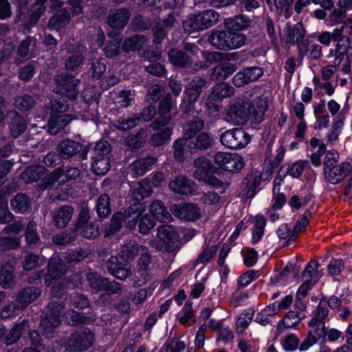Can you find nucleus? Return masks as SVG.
I'll return each mask as SVG.
<instances>
[{
  "label": "nucleus",
  "instance_id": "1",
  "mask_svg": "<svg viewBox=\"0 0 352 352\" xmlns=\"http://www.w3.org/2000/svg\"><path fill=\"white\" fill-rule=\"evenodd\" d=\"M121 254L111 256L107 261V267L112 275L120 280H124L131 274L129 261L138 256V265L142 270H148L151 262V256L148 248L143 245L133 243L122 248Z\"/></svg>",
  "mask_w": 352,
  "mask_h": 352
},
{
  "label": "nucleus",
  "instance_id": "2",
  "mask_svg": "<svg viewBox=\"0 0 352 352\" xmlns=\"http://www.w3.org/2000/svg\"><path fill=\"white\" fill-rule=\"evenodd\" d=\"M174 102L169 97L161 101L159 106V116L156 120L151 124L153 131H156L151 138V142L155 146H159L169 141L173 133V128L167 126L171 120L169 112Z\"/></svg>",
  "mask_w": 352,
  "mask_h": 352
},
{
  "label": "nucleus",
  "instance_id": "3",
  "mask_svg": "<svg viewBox=\"0 0 352 352\" xmlns=\"http://www.w3.org/2000/svg\"><path fill=\"white\" fill-rule=\"evenodd\" d=\"M339 153L336 151L327 153L323 162V174L324 180L332 184H337L346 177H350L348 188L352 186V165L349 162L338 164Z\"/></svg>",
  "mask_w": 352,
  "mask_h": 352
},
{
  "label": "nucleus",
  "instance_id": "4",
  "mask_svg": "<svg viewBox=\"0 0 352 352\" xmlns=\"http://www.w3.org/2000/svg\"><path fill=\"white\" fill-rule=\"evenodd\" d=\"M55 81L57 84V94L51 99L52 110L54 113H63L69 107L63 96H65L71 100L76 99L78 93L76 87L79 80L71 76L60 74L56 76Z\"/></svg>",
  "mask_w": 352,
  "mask_h": 352
},
{
  "label": "nucleus",
  "instance_id": "5",
  "mask_svg": "<svg viewBox=\"0 0 352 352\" xmlns=\"http://www.w3.org/2000/svg\"><path fill=\"white\" fill-rule=\"evenodd\" d=\"M146 209L144 203L135 202L132 204L124 213H116L111 220L110 228L106 231L104 236H109L118 231L123 221L129 228L135 226L138 221L143 214Z\"/></svg>",
  "mask_w": 352,
  "mask_h": 352
},
{
  "label": "nucleus",
  "instance_id": "6",
  "mask_svg": "<svg viewBox=\"0 0 352 352\" xmlns=\"http://www.w3.org/2000/svg\"><path fill=\"white\" fill-rule=\"evenodd\" d=\"M179 234L173 226L164 225L158 228L157 237L150 240V245L157 251L173 252L177 248Z\"/></svg>",
  "mask_w": 352,
  "mask_h": 352
},
{
  "label": "nucleus",
  "instance_id": "7",
  "mask_svg": "<svg viewBox=\"0 0 352 352\" xmlns=\"http://www.w3.org/2000/svg\"><path fill=\"white\" fill-rule=\"evenodd\" d=\"M219 14L213 10H207L198 14L190 16L183 23L186 31L192 32L209 28L216 24Z\"/></svg>",
  "mask_w": 352,
  "mask_h": 352
},
{
  "label": "nucleus",
  "instance_id": "8",
  "mask_svg": "<svg viewBox=\"0 0 352 352\" xmlns=\"http://www.w3.org/2000/svg\"><path fill=\"white\" fill-rule=\"evenodd\" d=\"M66 271L65 265L59 256H54L50 259L48 272L45 277V283L47 286H52L54 293L58 292L59 289L61 290L63 286L68 283L62 278Z\"/></svg>",
  "mask_w": 352,
  "mask_h": 352
},
{
  "label": "nucleus",
  "instance_id": "9",
  "mask_svg": "<svg viewBox=\"0 0 352 352\" xmlns=\"http://www.w3.org/2000/svg\"><path fill=\"white\" fill-rule=\"evenodd\" d=\"M94 156L92 160V168L98 175H105L110 169L111 146L108 142H97L94 148Z\"/></svg>",
  "mask_w": 352,
  "mask_h": 352
},
{
  "label": "nucleus",
  "instance_id": "10",
  "mask_svg": "<svg viewBox=\"0 0 352 352\" xmlns=\"http://www.w3.org/2000/svg\"><path fill=\"white\" fill-rule=\"evenodd\" d=\"M250 109L248 100L239 98L233 101L228 109V120L236 125L244 124L251 120Z\"/></svg>",
  "mask_w": 352,
  "mask_h": 352
},
{
  "label": "nucleus",
  "instance_id": "11",
  "mask_svg": "<svg viewBox=\"0 0 352 352\" xmlns=\"http://www.w3.org/2000/svg\"><path fill=\"white\" fill-rule=\"evenodd\" d=\"M250 135L241 128L228 130L220 137L221 144L230 149L243 148L250 142Z\"/></svg>",
  "mask_w": 352,
  "mask_h": 352
},
{
  "label": "nucleus",
  "instance_id": "12",
  "mask_svg": "<svg viewBox=\"0 0 352 352\" xmlns=\"http://www.w3.org/2000/svg\"><path fill=\"white\" fill-rule=\"evenodd\" d=\"M64 306L62 302L52 301L47 307L46 317L41 321L43 334L50 338L54 330L60 324V316Z\"/></svg>",
  "mask_w": 352,
  "mask_h": 352
},
{
  "label": "nucleus",
  "instance_id": "13",
  "mask_svg": "<svg viewBox=\"0 0 352 352\" xmlns=\"http://www.w3.org/2000/svg\"><path fill=\"white\" fill-rule=\"evenodd\" d=\"M94 340L93 333L89 329H82L71 335L65 348L71 351H82L92 345Z\"/></svg>",
  "mask_w": 352,
  "mask_h": 352
},
{
  "label": "nucleus",
  "instance_id": "14",
  "mask_svg": "<svg viewBox=\"0 0 352 352\" xmlns=\"http://www.w3.org/2000/svg\"><path fill=\"white\" fill-rule=\"evenodd\" d=\"M215 164L225 170L238 172L244 166L242 157L236 153L219 151L214 157Z\"/></svg>",
  "mask_w": 352,
  "mask_h": 352
},
{
  "label": "nucleus",
  "instance_id": "15",
  "mask_svg": "<svg viewBox=\"0 0 352 352\" xmlns=\"http://www.w3.org/2000/svg\"><path fill=\"white\" fill-rule=\"evenodd\" d=\"M89 219V210L82 207L78 216L76 225L75 231L76 235L82 236L84 238H95L99 234L98 226L94 223H87Z\"/></svg>",
  "mask_w": 352,
  "mask_h": 352
},
{
  "label": "nucleus",
  "instance_id": "16",
  "mask_svg": "<svg viewBox=\"0 0 352 352\" xmlns=\"http://www.w3.org/2000/svg\"><path fill=\"white\" fill-rule=\"evenodd\" d=\"M170 210L174 216L186 221H195L201 217V208L194 203L175 204Z\"/></svg>",
  "mask_w": 352,
  "mask_h": 352
},
{
  "label": "nucleus",
  "instance_id": "17",
  "mask_svg": "<svg viewBox=\"0 0 352 352\" xmlns=\"http://www.w3.org/2000/svg\"><path fill=\"white\" fill-rule=\"evenodd\" d=\"M87 280L91 288L96 291H105L109 294L118 293L121 289L120 284L116 281L109 282L94 272L88 273Z\"/></svg>",
  "mask_w": 352,
  "mask_h": 352
},
{
  "label": "nucleus",
  "instance_id": "18",
  "mask_svg": "<svg viewBox=\"0 0 352 352\" xmlns=\"http://www.w3.org/2000/svg\"><path fill=\"white\" fill-rule=\"evenodd\" d=\"M334 36L339 38L336 47L337 52L339 56H344L348 50V38L352 36V19H347L344 21L340 28L334 30Z\"/></svg>",
  "mask_w": 352,
  "mask_h": 352
},
{
  "label": "nucleus",
  "instance_id": "19",
  "mask_svg": "<svg viewBox=\"0 0 352 352\" xmlns=\"http://www.w3.org/2000/svg\"><path fill=\"white\" fill-rule=\"evenodd\" d=\"M205 80L200 77H195L191 80L189 85L186 89V96L182 104V107L184 108L185 111H188L190 110V107L188 106L197 101L200 94V91L205 85Z\"/></svg>",
  "mask_w": 352,
  "mask_h": 352
},
{
  "label": "nucleus",
  "instance_id": "20",
  "mask_svg": "<svg viewBox=\"0 0 352 352\" xmlns=\"http://www.w3.org/2000/svg\"><path fill=\"white\" fill-rule=\"evenodd\" d=\"M80 176V170L77 168H67L65 170L57 169L49 177L47 185H54L58 182V185L68 181L76 179Z\"/></svg>",
  "mask_w": 352,
  "mask_h": 352
},
{
  "label": "nucleus",
  "instance_id": "21",
  "mask_svg": "<svg viewBox=\"0 0 352 352\" xmlns=\"http://www.w3.org/2000/svg\"><path fill=\"white\" fill-rule=\"evenodd\" d=\"M169 188L179 195H192L195 190V184L185 176L176 177L169 183Z\"/></svg>",
  "mask_w": 352,
  "mask_h": 352
},
{
  "label": "nucleus",
  "instance_id": "22",
  "mask_svg": "<svg viewBox=\"0 0 352 352\" xmlns=\"http://www.w3.org/2000/svg\"><path fill=\"white\" fill-rule=\"evenodd\" d=\"M80 116H81L77 113L74 116L70 114H53L49 121V133L52 135L58 133L71 120L78 119Z\"/></svg>",
  "mask_w": 352,
  "mask_h": 352
},
{
  "label": "nucleus",
  "instance_id": "23",
  "mask_svg": "<svg viewBox=\"0 0 352 352\" xmlns=\"http://www.w3.org/2000/svg\"><path fill=\"white\" fill-rule=\"evenodd\" d=\"M249 105L251 106V121L261 122L263 120L265 113L268 109L267 98L265 97L257 98L252 102H249Z\"/></svg>",
  "mask_w": 352,
  "mask_h": 352
},
{
  "label": "nucleus",
  "instance_id": "24",
  "mask_svg": "<svg viewBox=\"0 0 352 352\" xmlns=\"http://www.w3.org/2000/svg\"><path fill=\"white\" fill-rule=\"evenodd\" d=\"M155 162L156 159L152 157L138 159L130 164V173L135 178L142 176L148 170H151Z\"/></svg>",
  "mask_w": 352,
  "mask_h": 352
},
{
  "label": "nucleus",
  "instance_id": "25",
  "mask_svg": "<svg viewBox=\"0 0 352 352\" xmlns=\"http://www.w3.org/2000/svg\"><path fill=\"white\" fill-rule=\"evenodd\" d=\"M229 30L214 31L208 37L210 43L217 49L230 50Z\"/></svg>",
  "mask_w": 352,
  "mask_h": 352
},
{
  "label": "nucleus",
  "instance_id": "26",
  "mask_svg": "<svg viewBox=\"0 0 352 352\" xmlns=\"http://www.w3.org/2000/svg\"><path fill=\"white\" fill-rule=\"evenodd\" d=\"M41 294V290L34 287L23 289L16 299L17 308L22 309L35 300Z\"/></svg>",
  "mask_w": 352,
  "mask_h": 352
},
{
  "label": "nucleus",
  "instance_id": "27",
  "mask_svg": "<svg viewBox=\"0 0 352 352\" xmlns=\"http://www.w3.org/2000/svg\"><path fill=\"white\" fill-rule=\"evenodd\" d=\"M131 14L126 9L112 12L108 18V24L114 29L123 28L127 23Z\"/></svg>",
  "mask_w": 352,
  "mask_h": 352
},
{
  "label": "nucleus",
  "instance_id": "28",
  "mask_svg": "<svg viewBox=\"0 0 352 352\" xmlns=\"http://www.w3.org/2000/svg\"><path fill=\"white\" fill-rule=\"evenodd\" d=\"M149 213L153 219L162 222L169 221L172 217L162 201L155 200L149 206Z\"/></svg>",
  "mask_w": 352,
  "mask_h": 352
},
{
  "label": "nucleus",
  "instance_id": "29",
  "mask_svg": "<svg viewBox=\"0 0 352 352\" xmlns=\"http://www.w3.org/2000/svg\"><path fill=\"white\" fill-rule=\"evenodd\" d=\"M346 113V111L343 109L341 113L333 119L331 128L327 135V138L329 142L333 143L338 140L344 126Z\"/></svg>",
  "mask_w": 352,
  "mask_h": 352
},
{
  "label": "nucleus",
  "instance_id": "30",
  "mask_svg": "<svg viewBox=\"0 0 352 352\" xmlns=\"http://www.w3.org/2000/svg\"><path fill=\"white\" fill-rule=\"evenodd\" d=\"M81 149V145L74 140H65L61 142L58 151L63 158H69L75 155Z\"/></svg>",
  "mask_w": 352,
  "mask_h": 352
},
{
  "label": "nucleus",
  "instance_id": "31",
  "mask_svg": "<svg viewBox=\"0 0 352 352\" xmlns=\"http://www.w3.org/2000/svg\"><path fill=\"white\" fill-rule=\"evenodd\" d=\"M74 209L70 206H63L59 208L54 216L55 225L58 228H65L71 221Z\"/></svg>",
  "mask_w": 352,
  "mask_h": 352
},
{
  "label": "nucleus",
  "instance_id": "32",
  "mask_svg": "<svg viewBox=\"0 0 352 352\" xmlns=\"http://www.w3.org/2000/svg\"><path fill=\"white\" fill-rule=\"evenodd\" d=\"M250 21L244 15L235 16L226 19L224 21L225 26L231 30H242L249 27Z\"/></svg>",
  "mask_w": 352,
  "mask_h": 352
},
{
  "label": "nucleus",
  "instance_id": "33",
  "mask_svg": "<svg viewBox=\"0 0 352 352\" xmlns=\"http://www.w3.org/2000/svg\"><path fill=\"white\" fill-rule=\"evenodd\" d=\"M292 35H294V42L298 45V52L300 56H302L307 52V44L304 42L305 31L300 23H297L292 28Z\"/></svg>",
  "mask_w": 352,
  "mask_h": 352
},
{
  "label": "nucleus",
  "instance_id": "34",
  "mask_svg": "<svg viewBox=\"0 0 352 352\" xmlns=\"http://www.w3.org/2000/svg\"><path fill=\"white\" fill-rule=\"evenodd\" d=\"M234 94V88L226 82L217 84L212 89L210 98L212 100H221Z\"/></svg>",
  "mask_w": 352,
  "mask_h": 352
},
{
  "label": "nucleus",
  "instance_id": "35",
  "mask_svg": "<svg viewBox=\"0 0 352 352\" xmlns=\"http://www.w3.org/2000/svg\"><path fill=\"white\" fill-rule=\"evenodd\" d=\"M213 142L212 138L208 133H201L196 138L195 142L190 141L188 146L191 151L205 150L210 147Z\"/></svg>",
  "mask_w": 352,
  "mask_h": 352
},
{
  "label": "nucleus",
  "instance_id": "36",
  "mask_svg": "<svg viewBox=\"0 0 352 352\" xmlns=\"http://www.w3.org/2000/svg\"><path fill=\"white\" fill-rule=\"evenodd\" d=\"M261 175L258 171L252 172L245 179L247 191L246 195L252 197L255 195L256 190L261 182Z\"/></svg>",
  "mask_w": 352,
  "mask_h": 352
},
{
  "label": "nucleus",
  "instance_id": "37",
  "mask_svg": "<svg viewBox=\"0 0 352 352\" xmlns=\"http://www.w3.org/2000/svg\"><path fill=\"white\" fill-rule=\"evenodd\" d=\"M305 316H301L300 314L295 311H289L287 313L285 318L279 321L278 328L281 329L285 328H294L298 325Z\"/></svg>",
  "mask_w": 352,
  "mask_h": 352
},
{
  "label": "nucleus",
  "instance_id": "38",
  "mask_svg": "<svg viewBox=\"0 0 352 352\" xmlns=\"http://www.w3.org/2000/svg\"><path fill=\"white\" fill-rule=\"evenodd\" d=\"M236 71V67L234 64L226 63L219 65L214 67L211 74V78L213 79H225L229 77Z\"/></svg>",
  "mask_w": 352,
  "mask_h": 352
},
{
  "label": "nucleus",
  "instance_id": "39",
  "mask_svg": "<svg viewBox=\"0 0 352 352\" xmlns=\"http://www.w3.org/2000/svg\"><path fill=\"white\" fill-rule=\"evenodd\" d=\"M278 313V308L276 302H274L260 311L256 317V322L261 325H265L270 322V318L275 316Z\"/></svg>",
  "mask_w": 352,
  "mask_h": 352
},
{
  "label": "nucleus",
  "instance_id": "40",
  "mask_svg": "<svg viewBox=\"0 0 352 352\" xmlns=\"http://www.w3.org/2000/svg\"><path fill=\"white\" fill-rule=\"evenodd\" d=\"M45 173V169L41 166H34L26 168L22 174V179L25 182L38 180Z\"/></svg>",
  "mask_w": 352,
  "mask_h": 352
},
{
  "label": "nucleus",
  "instance_id": "41",
  "mask_svg": "<svg viewBox=\"0 0 352 352\" xmlns=\"http://www.w3.org/2000/svg\"><path fill=\"white\" fill-rule=\"evenodd\" d=\"M254 315V311L252 309L244 311L237 318L236 322V329L237 333H242L248 327Z\"/></svg>",
  "mask_w": 352,
  "mask_h": 352
},
{
  "label": "nucleus",
  "instance_id": "42",
  "mask_svg": "<svg viewBox=\"0 0 352 352\" xmlns=\"http://www.w3.org/2000/svg\"><path fill=\"white\" fill-rule=\"evenodd\" d=\"M111 40L109 41L107 45L104 48V52L108 57L117 56L120 52V43L122 39L120 34L116 33L114 36L111 33L109 34Z\"/></svg>",
  "mask_w": 352,
  "mask_h": 352
},
{
  "label": "nucleus",
  "instance_id": "43",
  "mask_svg": "<svg viewBox=\"0 0 352 352\" xmlns=\"http://www.w3.org/2000/svg\"><path fill=\"white\" fill-rule=\"evenodd\" d=\"M265 226V219L262 215H256L254 218V226L252 232L253 243H256L263 236Z\"/></svg>",
  "mask_w": 352,
  "mask_h": 352
},
{
  "label": "nucleus",
  "instance_id": "44",
  "mask_svg": "<svg viewBox=\"0 0 352 352\" xmlns=\"http://www.w3.org/2000/svg\"><path fill=\"white\" fill-rule=\"evenodd\" d=\"M28 327V321L23 320L21 323L15 325L6 336L4 342L7 345L14 343L21 336L24 329Z\"/></svg>",
  "mask_w": 352,
  "mask_h": 352
},
{
  "label": "nucleus",
  "instance_id": "45",
  "mask_svg": "<svg viewBox=\"0 0 352 352\" xmlns=\"http://www.w3.org/2000/svg\"><path fill=\"white\" fill-rule=\"evenodd\" d=\"M175 23V18L173 15H169L163 22V26H158L153 29L154 41L160 43L164 38L167 29L171 27Z\"/></svg>",
  "mask_w": 352,
  "mask_h": 352
},
{
  "label": "nucleus",
  "instance_id": "46",
  "mask_svg": "<svg viewBox=\"0 0 352 352\" xmlns=\"http://www.w3.org/2000/svg\"><path fill=\"white\" fill-rule=\"evenodd\" d=\"M146 38L140 35H135L124 40L122 49L124 52L134 51L141 48L146 43Z\"/></svg>",
  "mask_w": 352,
  "mask_h": 352
},
{
  "label": "nucleus",
  "instance_id": "47",
  "mask_svg": "<svg viewBox=\"0 0 352 352\" xmlns=\"http://www.w3.org/2000/svg\"><path fill=\"white\" fill-rule=\"evenodd\" d=\"M204 126L202 120L197 118L191 120L184 128V138L188 140L193 138Z\"/></svg>",
  "mask_w": 352,
  "mask_h": 352
},
{
  "label": "nucleus",
  "instance_id": "48",
  "mask_svg": "<svg viewBox=\"0 0 352 352\" xmlns=\"http://www.w3.org/2000/svg\"><path fill=\"white\" fill-rule=\"evenodd\" d=\"M109 204L110 199L107 195H102L98 199L96 211L100 218H105L111 212Z\"/></svg>",
  "mask_w": 352,
  "mask_h": 352
},
{
  "label": "nucleus",
  "instance_id": "49",
  "mask_svg": "<svg viewBox=\"0 0 352 352\" xmlns=\"http://www.w3.org/2000/svg\"><path fill=\"white\" fill-rule=\"evenodd\" d=\"M4 195V191L0 190V224L9 223L13 219L12 214L8 210V201Z\"/></svg>",
  "mask_w": 352,
  "mask_h": 352
},
{
  "label": "nucleus",
  "instance_id": "50",
  "mask_svg": "<svg viewBox=\"0 0 352 352\" xmlns=\"http://www.w3.org/2000/svg\"><path fill=\"white\" fill-rule=\"evenodd\" d=\"M309 334L311 335L318 341L319 339L326 336L324 323L323 321H316V320H311L309 322Z\"/></svg>",
  "mask_w": 352,
  "mask_h": 352
},
{
  "label": "nucleus",
  "instance_id": "51",
  "mask_svg": "<svg viewBox=\"0 0 352 352\" xmlns=\"http://www.w3.org/2000/svg\"><path fill=\"white\" fill-rule=\"evenodd\" d=\"M168 56L170 63L177 67H185L188 63V57L182 51L172 50L169 52Z\"/></svg>",
  "mask_w": 352,
  "mask_h": 352
},
{
  "label": "nucleus",
  "instance_id": "52",
  "mask_svg": "<svg viewBox=\"0 0 352 352\" xmlns=\"http://www.w3.org/2000/svg\"><path fill=\"white\" fill-rule=\"evenodd\" d=\"M319 267V263L317 261H310L306 266L305 271L303 272L302 276L305 278L312 280L313 283H316L319 279V273L318 269Z\"/></svg>",
  "mask_w": 352,
  "mask_h": 352
},
{
  "label": "nucleus",
  "instance_id": "53",
  "mask_svg": "<svg viewBox=\"0 0 352 352\" xmlns=\"http://www.w3.org/2000/svg\"><path fill=\"white\" fill-rule=\"evenodd\" d=\"M217 252V247L216 245H206L204 247L203 250L199 254L196 263H208L215 255Z\"/></svg>",
  "mask_w": 352,
  "mask_h": 352
},
{
  "label": "nucleus",
  "instance_id": "54",
  "mask_svg": "<svg viewBox=\"0 0 352 352\" xmlns=\"http://www.w3.org/2000/svg\"><path fill=\"white\" fill-rule=\"evenodd\" d=\"M69 21V14L64 10H60L50 19L49 22V27L51 29H59L68 23Z\"/></svg>",
  "mask_w": 352,
  "mask_h": 352
},
{
  "label": "nucleus",
  "instance_id": "55",
  "mask_svg": "<svg viewBox=\"0 0 352 352\" xmlns=\"http://www.w3.org/2000/svg\"><path fill=\"white\" fill-rule=\"evenodd\" d=\"M29 199L23 194L16 195L11 201V206L13 210L18 212H25L29 206Z\"/></svg>",
  "mask_w": 352,
  "mask_h": 352
},
{
  "label": "nucleus",
  "instance_id": "56",
  "mask_svg": "<svg viewBox=\"0 0 352 352\" xmlns=\"http://www.w3.org/2000/svg\"><path fill=\"white\" fill-rule=\"evenodd\" d=\"M147 138L146 131H141L137 135H132L127 138L126 144L131 150L140 148L145 142Z\"/></svg>",
  "mask_w": 352,
  "mask_h": 352
},
{
  "label": "nucleus",
  "instance_id": "57",
  "mask_svg": "<svg viewBox=\"0 0 352 352\" xmlns=\"http://www.w3.org/2000/svg\"><path fill=\"white\" fill-rule=\"evenodd\" d=\"M308 162L305 160H298L293 163L292 165H287V174L294 178L299 177L305 168L307 166Z\"/></svg>",
  "mask_w": 352,
  "mask_h": 352
},
{
  "label": "nucleus",
  "instance_id": "58",
  "mask_svg": "<svg viewBox=\"0 0 352 352\" xmlns=\"http://www.w3.org/2000/svg\"><path fill=\"white\" fill-rule=\"evenodd\" d=\"M229 35L230 36V50L240 48L245 44L246 37L245 34L229 30Z\"/></svg>",
  "mask_w": 352,
  "mask_h": 352
},
{
  "label": "nucleus",
  "instance_id": "59",
  "mask_svg": "<svg viewBox=\"0 0 352 352\" xmlns=\"http://www.w3.org/2000/svg\"><path fill=\"white\" fill-rule=\"evenodd\" d=\"M344 56H339V54L336 52V57L334 61V65H329L324 66L321 71L322 78L323 80L328 81L331 78L333 75L336 71V65L340 64L342 57Z\"/></svg>",
  "mask_w": 352,
  "mask_h": 352
},
{
  "label": "nucleus",
  "instance_id": "60",
  "mask_svg": "<svg viewBox=\"0 0 352 352\" xmlns=\"http://www.w3.org/2000/svg\"><path fill=\"white\" fill-rule=\"evenodd\" d=\"M25 239L29 245H36L39 243V237L38 236L36 223L34 221H30L25 229Z\"/></svg>",
  "mask_w": 352,
  "mask_h": 352
},
{
  "label": "nucleus",
  "instance_id": "61",
  "mask_svg": "<svg viewBox=\"0 0 352 352\" xmlns=\"http://www.w3.org/2000/svg\"><path fill=\"white\" fill-rule=\"evenodd\" d=\"M153 186L148 179H144L139 183L138 187L135 190L133 194L136 199H138V196H140L141 198L146 197L150 196L152 191Z\"/></svg>",
  "mask_w": 352,
  "mask_h": 352
},
{
  "label": "nucleus",
  "instance_id": "62",
  "mask_svg": "<svg viewBox=\"0 0 352 352\" xmlns=\"http://www.w3.org/2000/svg\"><path fill=\"white\" fill-rule=\"evenodd\" d=\"M26 129V123L23 118H15L10 126V132L13 137H19Z\"/></svg>",
  "mask_w": 352,
  "mask_h": 352
},
{
  "label": "nucleus",
  "instance_id": "63",
  "mask_svg": "<svg viewBox=\"0 0 352 352\" xmlns=\"http://www.w3.org/2000/svg\"><path fill=\"white\" fill-rule=\"evenodd\" d=\"M220 199L221 197L219 195L218 193L212 191H208L207 192H204L201 195L200 197V201L206 206H217L219 203Z\"/></svg>",
  "mask_w": 352,
  "mask_h": 352
},
{
  "label": "nucleus",
  "instance_id": "64",
  "mask_svg": "<svg viewBox=\"0 0 352 352\" xmlns=\"http://www.w3.org/2000/svg\"><path fill=\"white\" fill-rule=\"evenodd\" d=\"M155 225V221L154 219H151L148 214H145L144 216L142 215L140 218L139 230L142 234H146L148 231L154 228Z\"/></svg>",
  "mask_w": 352,
  "mask_h": 352
}]
</instances>
